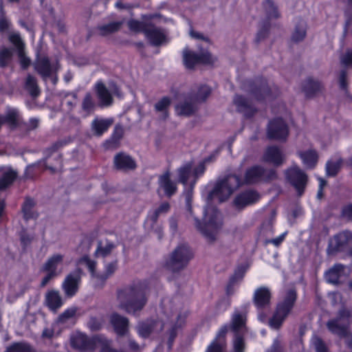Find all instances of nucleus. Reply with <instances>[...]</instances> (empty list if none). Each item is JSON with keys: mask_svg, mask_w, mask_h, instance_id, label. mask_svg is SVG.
I'll use <instances>...</instances> for the list:
<instances>
[{"mask_svg": "<svg viewBox=\"0 0 352 352\" xmlns=\"http://www.w3.org/2000/svg\"><path fill=\"white\" fill-rule=\"evenodd\" d=\"M179 181L184 186H186L188 182L190 186H193L196 183V179L194 176L192 165L190 163L184 164L177 170Z\"/></svg>", "mask_w": 352, "mask_h": 352, "instance_id": "393cba45", "label": "nucleus"}, {"mask_svg": "<svg viewBox=\"0 0 352 352\" xmlns=\"http://www.w3.org/2000/svg\"><path fill=\"white\" fill-rule=\"evenodd\" d=\"M10 25V23L8 19L5 18L0 19V31L4 32L9 30Z\"/></svg>", "mask_w": 352, "mask_h": 352, "instance_id": "774afa93", "label": "nucleus"}, {"mask_svg": "<svg viewBox=\"0 0 352 352\" xmlns=\"http://www.w3.org/2000/svg\"><path fill=\"white\" fill-rule=\"evenodd\" d=\"M114 248V244L109 241H100L98 243L95 254L98 256L104 257L110 254Z\"/></svg>", "mask_w": 352, "mask_h": 352, "instance_id": "58836bf2", "label": "nucleus"}, {"mask_svg": "<svg viewBox=\"0 0 352 352\" xmlns=\"http://www.w3.org/2000/svg\"><path fill=\"white\" fill-rule=\"evenodd\" d=\"M258 199L259 195L256 191L248 190L238 195L234 200V204L236 208H243L254 204Z\"/></svg>", "mask_w": 352, "mask_h": 352, "instance_id": "a211bd4d", "label": "nucleus"}, {"mask_svg": "<svg viewBox=\"0 0 352 352\" xmlns=\"http://www.w3.org/2000/svg\"><path fill=\"white\" fill-rule=\"evenodd\" d=\"M162 321L147 320L140 322L137 331L140 336L148 337L153 333L160 332L166 326L173 329L182 326L188 315L186 311L179 310V307L169 299L163 300L161 305Z\"/></svg>", "mask_w": 352, "mask_h": 352, "instance_id": "f03ea898", "label": "nucleus"}, {"mask_svg": "<svg viewBox=\"0 0 352 352\" xmlns=\"http://www.w3.org/2000/svg\"><path fill=\"white\" fill-rule=\"evenodd\" d=\"M234 102L238 110L244 113L247 116H250L254 111L250 101L241 96H236Z\"/></svg>", "mask_w": 352, "mask_h": 352, "instance_id": "72a5a7b5", "label": "nucleus"}, {"mask_svg": "<svg viewBox=\"0 0 352 352\" xmlns=\"http://www.w3.org/2000/svg\"><path fill=\"white\" fill-rule=\"evenodd\" d=\"M344 267L342 265H336L325 274V278L328 283L336 284L343 273Z\"/></svg>", "mask_w": 352, "mask_h": 352, "instance_id": "f704fd0d", "label": "nucleus"}, {"mask_svg": "<svg viewBox=\"0 0 352 352\" xmlns=\"http://www.w3.org/2000/svg\"><path fill=\"white\" fill-rule=\"evenodd\" d=\"M169 204L168 202H163L158 208L150 210L145 221V228L148 230L155 231L159 234L160 236L161 228L157 224V218L160 215L166 213L169 210Z\"/></svg>", "mask_w": 352, "mask_h": 352, "instance_id": "9d476101", "label": "nucleus"}, {"mask_svg": "<svg viewBox=\"0 0 352 352\" xmlns=\"http://www.w3.org/2000/svg\"><path fill=\"white\" fill-rule=\"evenodd\" d=\"M342 216L352 220V204L346 206L342 209Z\"/></svg>", "mask_w": 352, "mask_h": 352, "instance_id": "0e129e2a", "label": "nucleus"}, {"mask_svg": "<svg viewBox=\"0 0 352 352\" xmlns=\"http://www.w3.org/2000/svg\"><path fill=\"white\" fill-rule=\"evenodd\" d=\"M170 103V98L163 97L155 104V111L157 114L159 119L165 120L168 118V108Z\"/></svg>", "mask_w": 352, "mask_h": 352, "instance_id": "c756f323", "label": "nucleus"}, {"mask_svg": "<svg viewBox=\"0 0 352 352\" xmlns=\"http://www.w3.org/2000/svg\"><path fill=\"white\" fill-rule=\"evenodd\" d=\"M21 121L20 114L16 109L8 107L4 117L0 116V126L8 123L10 126H16Z\"/></svg>", "mask_w": 352, "mask_h": 352, "instance_id": "c85d7f7f", "label": "nucleus"}, {"mask_svg": "<svg viewBox=\"0 0 352 352\" xmlns=\"http://www.w3.org/2000/svg\"><path fill=\"white\" fill-rule=\"evenodd\" d=\"M76 104V98L74 94L67 95L62 101L63 107H67L68 109H71Z\"/></svg>", "mask_w": 352, "mask_h": 352, "instance_id": "4d7b16f0", "label": "nucleus"}, {"mask_svg": "<svg viewBox=\"0 0 352 352\" xmlns=\"http://www.w3.org/2000/svg\"><path fill=\"white\" fill-rule=\"evenodd\" d=\"M118 268L117 261H113L110 263H107L104 265V269L103 274L100 276L102 280H106L111 276H112Z\"/></svg>", "mask_w": 352, "mask_h": 352, "instance_id": "a18cd8bd", "label": "nucleus"}, {"mask_svg": "<svg viewBox=\"0 0 352 352\" xmlns=\"http://www.w3.org/2000/svg\"><path fill=\"white\" fill-rule=\"evenodd\" d=\"M184 62L186 67L192 68L194 65L199 62L208 63L210 61V56L208 53H204L199 56L187 49L183 52Z\"/></svg>", "mask_w": 352, "mask_h": 352, "instance_id": "f3484780", "label": "nucleus"}, {"mask_svg": "<svg viewBox=\"0 0 352 352\" xmlns=\"http://www.w3.org/2000/svg\"><path fill=\"white\" fill-rule=\"evenodd\" d=\"M25 87L32 96H36L38 95L39 90L36 79L33 76H28L27 77Z\"/></svg>", "mask_w": 352, "mask_h": 352, "instance_id": "09e8293b", "label": "nucleus"}, {"mask_svg": "<svg viewBox=\"0 0 352 352\" xmlns=\"http://www.w3.org/2000/svg\"><path fill=\"white\" fill-rule=\"evenodd\" d=\"M307 32V23L305 20L299 19L295 22L294 29L292 34V41L294 42L302 41Z\"/></svg>", "mask_w": 352, "mask_h": 352, "instance_id": "7c9ffc66", "label": "nucleus"}, {"mask_svg": "<svg viewBox=\"0 0 352 352\" xmlns=\"http://www.w3.org/2000/svg\"><path fill=\"white\" fill-rule=\"evenodd\" d=\"M35 201L32 199L28 198L25 199L22 211L25 219H34L37 217L38 213L34 210Z\"/></svg>", "mask_w": 352, "mask_h": 352, "instance_id": "4c0bfd02", "label": "nucleus"}, {"mask_svg": "<svg viewBox=\"0 0 352 352\" xmlns=\"http://www.w3.org/2000/svg\"><path fill=\"white\" fill-rule=\"evenodd\" d=\"M263 159L265 162L279 166L283 163L285 157L278 147L272 146L266 148Z\"/></svg>", "mask_w": 352, "mask_h": 352, "instance_id": "aec40b11", "label": "nucleus"}, {"mask_svg": "<svg viewBox=\"0 0 352 352\" xmlns=\"http://www.w3.org/2000/svg\"><path fill=\"white\" fill-rule=\"evenodd\" d=\"M46 272L47 273V275L45 277H43V278L42 279L41 283V285L43 287L45 286L51 279L57 276L56 274H52L51 272Z\"/></svg>", "mask_w": 352, "mask_h": 352, "instance_id": "338daca9", "label": "nucleus"}, {"mask_svg": "<svg viewBox=\"0 0 352 352\" xmlns=\"http://www.w3.org/2000/svg\"><path fill=\"white\" fill-rule=\"evenodd\" d=\"M80 274L78 272H74L68 274L62 283V288L66 297L72 298L77 292L80 283Z\"/></svg>", "mask_w": 352, "mask_h": 352, "instance_id": "4468645a", "label": "nucleus"}, {"mask_svg": "<svg viewBox=\"0 0 352 352\" xmlns=\"http://www.w3.org/2000/svg\"><path fill=\"white\" fill-rule=\"evenodd\" d=\"M99 342V338H89L86 335L78 331L72 333L70 338L72 346L82 351L93 350Z\"/></svg>", "mask_w": 352, "mask_h": 352, "instance_id": "1a4fd4ad", "label": "nucleus"}, {"mask_svg": "<svg viewBox=\"0 0 352 352\" xmlns=\"http://www.w3.org/2000/svg\"><path fill=\"white\" fill-rule=\"evenodd\" d=\"M192 187L193 186H189L188 189L185 192V199H186V210H187V216L188 218L192 217L194 220V225L196 228V223H195V218L196 217H194L192 214V206H191V201H192ZM199 220V219L197 218Z\"/></svg>", "mask_w": 352, "mask_h": 352, "instance_id": "37998d69", "label": "nucleus"}, {"mask_svg": "<svg viewBox=\"0 0 352 352\" xmlns=\"http://www.w3.org/2000/svg\"><path fill=\"white\" fill-rule=\"evenodd\" d=\"M241 184V181L236 175H228L217 182L212 190L203 195L206 205L203 210V223L195 219L196 229L209 242L216 240L217 233L222 226V217L214 204L223 202Z\"/></svg>", "mask_w": 352, "mask_h": 352, "instance_id": "f257e3e1", "label": "nucleus"}, {"mask_svg": "<svg viewBox=\"0 0 352 352\" xmlns=\"http://www.w3.org/2000/svg\"><path fill=\"white\" fill-rule=\"evenodd\" d=\"M205 170V167L203 164H200L199 166H197L195 168L192 169L194 176L195 179H197V177L201 176Z\"/></svg>", "mask_w": 352, "mask_h": 352, "instance_id": "69168bd1", "label": "nucleus"}, {"mask_svg": "<svg viewBox=\"0 0 352 352\" xmlns=\"http://www.w3.org/2000/svg\"><path fill=\"white\" fill-rule=\"evenodd\" d=\"M79 265H84L89 269L92 276H96V263L94 261L89 259L87 256L82 257L79 261Z\"/></svg>", "mask_w": 352, "mask_h": 352, "instance_id": "603ef678", "label": "nucleus"}, {"mask_svg": "<svg viewBox=\"0 0 352 352\" xmlns=\"http://www.w3.org/2000/svg\"><path fill=\"white\" fill-rule=\"evenodd\" d=\"M285 175L286 179L296 188L300 195L307 184V175L296 165H294L287 169Z\"/></svg>", "mask_w": 352, "mask_h": 352, "instance_id": "0eeeda50", "label": "nucleus"}, {"mask_svg": "<svg viewBox=\"0 0 352 352\" xmlns=\"http://www.w3.org/2000/svg\"><path fill=\"white\" fill-rule=\"evenodd\" d=\"M8 39L16 47L17 52L23 50L24 43L17 32H10L9 33Z\"/></svg>", "mask_w": 352, "mask_h": 352, "instance_id": "49530a36", "label": "nucleus"}, {"mask_svg": "<svg viewBox=\"0 0 352 352\" xmlns=\"http://www.w3.org/2000/svg\"><path fill=\"white\" fill-rule=\"evenodd\" d=\"M192 252L187 244L179 245L166 261V267L173 272L184 269L192 258Z\"/></svg>", "mask_w": 352, "mask_h": 352, "instance_id": "423d86ee", "label": "nucleus"}, {"mask_svg": "<svg viewBox=\"0 0 352 352\" xmlns=\"http://www.w3.org/2000/svg\"><path fill=\"white\" fill-rule=\"evenodd\" d=\"M45 298L47 305L53 311H56L63 305L62 298L58 291L52 290L48 292Z\"/></svg>", "mask_w": 352, "mask_h": 352, "instance_id": "2f4dec72", "label": "nucleus"}, {"mask_svg": "<svg viewBox=\"0 0 352 352\" xmlns=\"http://www.w3.org/2000/svg\"><path fill=\"white\" fill-rule=\"evenodd\" d=\"M328 329L333 333H338L346 338L349 345L352 347V336L348 333L346 328L340 327L338 320H331L327 323Z\"/></svg>", "mask_w": 352, "mask_h": 352, "instance_id": "473e14b6", "label": "nucleus"}, {"mask_svg": "<svg viewBox=\"0 0 352 352\" xmlns=\"http://www.w3.org/2000/svg\"><path fill=\"white\" fill-rule=\"evenodd\" d=\"M246 314L245 310L236 309L232 316L230 329L234 333L233 340L234 352H243L245 343L243 335L246 331ZM225 325L219 331L215 340L208 347L206 352H223L225 343L223 337L228 330Z\"/></svg>", "mask_w": 352, "mask_h": 352, "instance_id": "7ed1b4c3", "label": "nucleus"}, {"mask_svg": "<svg viewBox=\"0 0 352 352\" xmlns=\"http://www.w3.org/2000/svg\"><path fill=\"white\" fill-rule=\"evenodd\" d=\"M110 322L117 334L124 336L128 332L129 320L126 317L113 314L111 316Z\"/></svg>", "mask_w": 352, "mask_h": 352, "instance_id": "a878e982", "label": "nucleus"}, {"mask_svg": "<svg viewBox=\"0 0 352 352\" xmlns=\"http://www.w3.org/2000/svg\"><path fill=\"white\" fill-rule=\"evenodd\" d=\"M264 8L267 14L270 18L275 19L279 16V13L276 6L271 0H266L264 3Z\"/></svg>", "mask_w": 352, "mask_h": 352, "instance_id": "de8ad7c7", "label": "nucleus"}, {"mask_svg": "<svg viewBox=\"0 0 352 352\" xmlns=\"http://www.w3.org/2000/svg\"><path fill=\"white\" fill-rule=\"evenodd\" d=\"M16 177V173L14 170L10 168H3L2 176L0 178V190L6 189L12 183Z\"/></svg>", "mask_w": 352, "mask_h": 352, "instance_id": "e433bc0d", "label": "nucleus"}, {"mask_svg": "<svg viewBox=\"0 0 352 352\" xmlns=\"http://www.w3.org/2000/svg\"><path fill=\"white\" fill-rule=\"evenodd\" d=\"M104 321L102 318L92 317L87 322V327L92 331L99 330L103 325Z\"/></svg>", "mask_w": 352, "mask_h": 352, "instance_id": "864d4df0", "label": "nucleus"}, {"mask_svg": "<svg viewBox=\"0 0 352 352\" xmlns=\"http://www.w3.org/2000/svg\"><path fill=\"white\" fill-rule=\"evenodd\" d=\"M19 58L20 63L23 68H26L30 63V60L25 56L24 50H19L17 52Z\"/></svg>", "mask_w": 352, "mask_h": 352, "instance_id": "680f3d73", "label": "nucleus"}, {"mask_svg": "<svg viewBox=\"0 0 352 352\" xmlns=\"http://www.w3.org/2000/svg\"><path fill=\"white\" fill-rule=\"evenodd\" d=\"M282 346L280 342L278 339H275L271 347L267 352H281Z\"/></svg>", "mask_w": 352, "mask_h": 352, "instance_id": "e2e57ef3", "label": "nucleus"}, {"mask_svg": "<svg viewBox=\"0 0 352 352\" xmlns=\"http://www.w3.org/2000/svg\"><path fill=\"white\" fill-rule=\"evenodd\" d=\"M145 36L153 45L162 44L166 40L164 30L155 27L151 22L148 29L146 30Z\"/></svg>", "mask_w": 352, "mask_h": 352, "instance_id": "5701e85b", "label": "nucleus"}, {"mask_svg": "<svg viewBox=\"0 0 352 352\" xmlns=\"http://www.w3.org/2000/svg\"><path fill=\"white\" fill-rule=\"evenodd\" d=\"M195 105L191 102L185 101L176 106L177 114L179 116H190L195 111Z\"/></svg>", "mask_w": 352, "mask_h": 352, "instance_id": "ea45409f", "label": "nucleus"}, {"mask_svg": "<svg viewBox=\"0 0 352 352\" xmlns=\"http://www.w3.org/2000/svg\"><path fill=\"white\" fill-rule=\"evenodd\" d=\"M321 85L320 82L314 79H307L303 84V91L308 97H311L320 91Z\"/></svg>", "mask_w": 352, "mask_h": 352, "instance_id": "c9c22d12", "label": "nucleus"}, {"mask_svg": "<svg viewBox=\"0 0 352 352\" xmlns=\"http://www.w3.org/2000/svg\"><path fill=\"white\" fill-rule=\"evenodd\" d=\"M14 50L10 47H1L0 48V67H6L12 60Z\"/></svg>", "mask_w": 352, "mask_h": 352, "instance_id": "a19ab883", "label": "nucleus"}, {"mask_svg": "<svg viewBox=\"0 0 352 352\" xmlns=\"http://www.w3.org/2000/svg\"><path fill=\"white\" fill-rule=\"evenodd\" d=\"M147 293V287L142 282L124 288L118 294L119 307L129 314L138 315L146 304Z\"/></svg>", "mask_w": 352, "mask_h": 352, "instance_id": "20e7f679", "label": "nucleus"}, {"mask_svg": "<svg viewBox=\"0 0 352 352\" xmlns=\"http://www.w3.org/2000/svg\"><path fill=\"white\" fill-rule=\"evenodd\" d=\"M112 118H96L91 124V132L96 136H101L107 131L113 124Z\"/></svg>", "mask_w": 352, "mask_h": 352, "instance_id": "b1692460", "label": "nucleus"}, {"mask_svg": "<svg viewBox=\"0 0 352 352\" xmlns=\"http://www.w3.org/2000/svg\"><path fill=\"white\" fill-rule=\"evenodd\" d=\"M35 70L42 76L44 80L52 76L58 70V63L50 61L46 56L38 57L34 64Z\"/></svg>", "mask_w": 352, "mask_h": 352, "instance_id": "9b49d317", "label": "nucleus"}, {"mask_svg": "<svg viewBox=\"0 0 352 352\" xmlns=\"http://www.w3.org/2000/svg\"><path fill=\"white\" fill-rule=\"evenodd\" d=\"M97 96L102 105L107 106L112 102V94H117V88L113 87L107 89L106 86L101 82H98L96 85Z\"/></svg>", "mask_w": 352, "mask_h": 352, "instance_id": "dca6fc26", "label": "nucleus"}, {"mask_svg": "<svg viewBox=\"0 0 352 352\" xmlns=\"http://www.w3.org/2000/svg\"><path fill=\"white\" fill-rule=\"evenodd\" d=\"M159 17L160 16L157 14H145L142 16L141 21L135 19L129 21L128 27L133 32H143L145 34L146 30L148 29L150 23Z\"/></svg>", "mask_w": 352, "mask_h": 352, "instance_id": "2eb2a0df", "label": "nucleus"}, {"mask_svg": "<svg viewBox=\"0 0 352 352\" xmlns=\"http://www.w3.org/2000/svg\"><path fill=\"white\" fill-rule=\"evenodd\" d=\"M113 163L116 168L121 170H130L136 168L135 161L124 153L117 154L114 157Z\"/></svg>", "mask_w": 352, "mask_h": 352, "instance_id": "6ab92c4d", "label": "nucleus"}, {"mask_svg": "<svg viewBox=\"0 0 352 352\" xmlns=\"http://www.w3.org/2000/svg\"><path fill=\"white\" fill-rule=\"evenodd\" d=\"M95 107V103L93 100L92 96L90 94H87L85 96L82 103V109L88 113L91 112L94 110Z\"/></svg>", "mask_w": 352, "mask_h": 352, "instance_id": "3c124183", "label": "nucleus"}, {"mask_svg": "<svg viewBox=\"0 0 352 352\" xmlns=\"http://www.w3.org/2000/svg\"><path fill=\"white\" fill-rule=\"evenodd\" d=\"M271 293L268 288H258L254 294V302L258 309H265L270 305Z\"/></svg>", "mask_w": 352, "mask_h": 352, "instance_id": "412c9836", "label": "nucleus"}, {"mask_svg": "<svg viewBox=\"0 0 352 352\" xmlns=\"http://www.w3.org/2000/svg\"><path fill=\"white\" fill-rule=\"evenodd\" d=\"M243 274H239L238 273H235V274L230 279L228 285H227L226 293H227L228 295H232V294H233L234 293V292L236 290L235 289V285H236V279L237 278L241 279L243 278Z\"/></svg>", "mask_w": 352, "mask_h": 352, "instance_id": "6e6d98bb", "label": "nucleus"}, {"mask_svg": "<svg viewBox=\"0 0 352 352\" xmlns=\"http://www.w3.org/2000/svg\"><path fill=\"white\" fill-rule=\"evenodd\" d=\"M6 352H31V348L25 343H16L8 348Z\"/></svg>", "mask_w": 352, "mask_h": 352, "instance_id": "5fc2aeb1", "label": "nucleus"}, {"mask_svg": "<svg viewBox=\"0 0 352 352\" xmlns=\"http://www.w3.org/2000/svg\"><path fill=\"white\" fill-rule=\"evenodd\" d=\"M267 135L271 139L285 140L288 135L287 124L280 118H276L272 120L268 125Z\"/></svg>", "mask_w": 352, "mask_h": 352, "instance_id": "f8f14e48", "label": "nucleus"}, {"mask_svg": "<svg viewBox=\"0 0 352 352\" xmlns=\"http://www.w3.org/2000/svg\"><path fill=\"white\" fill-rule=\"evenodd\" d=\"M76 313V307L68 308L59 316V320L61 321L62 322H64L66 320L73 318L75 316Z\"/></svg>", "mask_w": 352, "mask_h": 352, "instance_id": "13d9d810", "label": "nucleus"}, {"mask_svg": "<svg viewBox=\"0 0 352 352\" xmlns=\"http://www.w3.org/2000/svg\"><path fill=\"white\" fill-rule=\"evenodd\" d=\"M296 300V292L294 289H288L282 302L279 303L276 313L270 320L269 324L273 329H278L291 312Z\"/></svg>", "mask_w": 352, "mask_h": 352, "instance_id": "39448f33", "label": "nucleus"}, {"mask_svg": "<svg viewBox=\"0 0 352 352\" xmlns=\"http://www.w3.org/2000/svg\"><path fill=\"white\" fill-rule=\"evenodd\" d=\"M311 346L316 352H327V348L322 340L317 337L314 336L311 340Z\"/></svg>", "mask_w": 352, "mask_h": 352, "instance_id": "8fccbe9b", "label": "nucleus"}, {"mask_svg": "<svg viewBox=\"0 0 352 352\" xmlns=\"http://www.w3.org/2000/svg\"><path fill=\"white\" fill-rule=\"evenodd\" d=\"M351 236V234L349 232L339 233L330 240L329 249L332 251L340 250L343 245L349 242Z\"/></svg>", "mask_w": 352, "mask_h": 352, "instance_id": "cd10ccee", "label": "nucleus"}, {"mask_svg": "<svg viewBox=\"0 0 352 352\" xmlns=\"http://www.w3.org/2000/svg\"><path fill=\"white\" fill-rule=\"evenodd\" d=\"M65 255L60 253H54L50 256L43 265L45 272H51L57 276L63 272Z\"/></svg>", "mask_w": 352, "mask_h": 352, "instance_id": "ddd939ff", "label": "nucleus"}, {"mask_svg": "<svg viewBox=\"0 0 352 352\" xmlns=\"http://www.w3.org/2000/svg\"><path fill=\"white\" fill-rule=\"evenodd\" d=\"M122 22H112L107 25H104L99 27V31L102 35H107L118 30Z\"/></svg>", "mask_w": 352, "mask_h": 352, "instance_id": "c03bdc74", "label": "nucleus"}, {"mask_svg": "<svg viewBox=\"0 0 352 352\" xmlns=\"http://www.w3.org/2000/svg\"><path fill=\"white\" fill-rule=\"evenodd\" d=\"M303 165L307 168H313L317 164L318 155L316 150L309 148L298 152Z\"/></svg>", "mask_w": 352, "mask_h": 352, "instance_id": "bb28decb", "label": "nucleus"}, {"mask_svg": "<svg viewBox=\"0 0 352 352\" xmlns=\"http://www.w3.org/2000/svg\"><path fill=\"white\" fill-rule=\"evenodd\" d=\"M159 190H162L164 194L170 197L177 191L176 182L170 179V175L168 172L160 175L158 179Z\"/></svg>", "mask_w": 352, "mask_h": 352, "instance_id": "4be33fe9", "label": "nucleus"}, {"mask_svg": "<svg viewBox=\"0 0 352 352\" xmlns=\"http://www.w3.org/2000/svg\"><path fill=\"white\" fill-rule=\"evenodd\" d=\"M276 173L273 170H265L261 166H254L247 170L241 184H254L263 179H271L275 177Z\"/></svg>", "mask_w": 352, "mask_h": 352, "instance_id": "6e6552de", "label": "nucleus"}, {"mask_svg": "<svg viewBox=\"0 0 352 352\" xmlns=\"http://www.w3.org/2000/svg\"><path fill=\"white\" fill-rule=\"evenodd\" d=\"M342 160L337 159L336 160H329L326 164V171L329 176H335L341 166Z\"/></svg>", "mask_w": 352, "mask_h": 352, "instance_id": "79ce46f5", "label": "nucleus"}, {"mask_svg": "<svg viewBox=\"0 0 352 352\" xmlns=\"http://www.w3.org/2000/svg\"><path fill=\"white\" fill-rule=\"evenodd\" d=\"M210 94V89L206 86H201L197 93V100L199 101H204Z\"/></svg>", "mask_w": 352, "mask_h": 352, "instance_id": "bf43d9fd", "label": "nucleus"}, {"mask_svg": "<svg viewBox=\"0 0 352 352\" xmlns=\"http://www.w3.org/2000/svg\"><path fill=\"white\" fill-rule=\"evenodd\" d=\"M341 63L344 65L352 67V49L347 50L341 57Z\"/></svg>", "mask_w": 352, "mask_h": 352, "instance_id": "052dcab7", "label": "nucleus"}]
</instances>
